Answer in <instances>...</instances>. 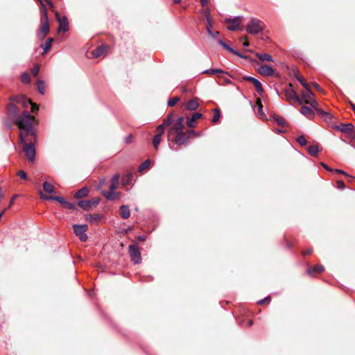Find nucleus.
I'll return each instance as SVG.
<instances>
[{
    "instance_id": "f257e3e1",
    "label": "nucleus",
    "mask_w": 355,
    "mask_h": 355,
    "mask_svg": "<svg viewBox=\"0 0 355 355\" xmlns=\"http://www.w3.org/2000/svg\"><path fill=\"white\" fill-rule=\"evenodd\" d=\"M35 117L27 111L23 112L15 119V123L19 129V142H26L28 137L35 139V130L33 126Z\"/></svg>"
},
{
    "instance_id": "f03ea898",
    "label": "nucleus",
    "mask_w": 355,
    "mask_h": 355,
    "mask_svg": "<svg viewBox=\"0 0 355 355\" xmlns=\"http://www.w3.org/2000/svg\"><path fill=\"white\" fill-rule=\"evenodd\" d=\"M35 140L36 138L34 139L33 137H28V140L26 142L21 143L24 144L22 150L25 153V155L30 163H34L35 162V148L34 146V141H35Z\"/></svg>"
},
{
    "instance_id": "7ed1b4c3",
    "label": "nucleus",
    "mask_w": 355,
    "mask_h": 355,
    "mask_svg": "<svg viewBox=\"0 0 355 355\" xmlns=\"http://www.w3.org/2000/svg\"><path fill=\"white\" fill-rule=\"evenodd\" d=\"M263 29V23L257 18H252L245 27L246 31L251 35L259 34Z\"/></svg>"
},
{
    "instance_id": "20e7f679",
    "label": "nucleus",
    "mask_w": 355,
    "mask_h": 355,
    "mask_svg": "<svg viewBox=\"0 0 355 355\" xmlns=\"http://www.w3.org/2000/svg\"><path fill=\"white\" fill-rule=\"evenodd\" d=\"M12 100L16 103H21L23 107L27 108L31 106V112L35 113L38 110V105L33 103L30 99L24 95L17 96L12 98Z\"/></svg>"
},
{
    "instance_id": "39448f33",
    "label": "nucleus",
    "mask_w": 355,
    "mask_h": 355,
    "mask_svg": "<svg viewBox=\"0 0 355 355\" xmlns=\"http://www.w3.org/2000/svg\"><path fill=\"white\" fill-rule=\"evenodd\" d=\"M119 179H112L110 184V191H103L102 194L109 200H114L119 198V193L114 191Z\"/></svg>"
},
{
    "instance_id": "423d86ee",
    "label": "nucleus",
    "mask_w": 355,
    "mask_h": 355,
    "mask_svg": "<svg viewBox=\"0 0 355 355\" xmlns=\"http://www.w3.org/2000/svg\"><path fill=\"white\" fill-rule=\"evenodd\" d=\"M100 202V198L98 197L93 198L90 200H80L78 202V205L85 211H89L93 207H96Z\"/></svg>"
},
{
    "instance_id": "0eeeda50",
    "label": "nucleus",
    "mask_w": 355,
    "mask_h": 355,
    "mask_svg": "<svg viewBox=\"0 0 355 355\" xmlns=\"http://www.w3.org/2000/svg\"><path fill=\"white\" fill-rule=\"evenodd\" d=\"M173 135H175L173 141L178 145H185L189 141L190 137L186 132L182 130L177 131L173 132Z\"/></svg>"
},
{
    "instance_id": "6e6552de",
    "label": "nucleus",
    "mask_w": 355,
    "mask_h": 355,
    "mask_svg": "<svg viewBox=\"0 0 355 355\" xmlns=\"http://www.w3.org/2000/svg\"><path fill=\"white\" fill-rule=\"evenodd\" d=\"M73 227L76 235L81 241H86L87 240V236L86 234V232L88 230L87 225H73Z\"/></svg>"
},
{
    "instance_id": "1a4fd4ad",
    "label": "nucleus",
    "mask_w": 355,
    "mask_h": 355,
    "mask_svg": "<svg viewBox=\"0 0 355 355\" xmlns=\"http://www.w3.org/2000/svg\"><path fill=\"white\" fill-rule=\"evenodd\" d=\"M292 84H289V88L284 90L285 96L288 101H293L300 104H302V99L297 95L295 91L292 89Z\"/></svg>"
},
{
    "instance_id": "9d476101",
    "label": "nucleus",
    "mask_w": 355,
    "mask_h": 355,
    "mask_svg": "<svg viewBox=\"0 0 355 355\" xmlns=\"http://www.w3.org/2000/svg\"><path fill=\"white\" fill-rule=\"evenodd\" d=\"M242 17L237 16L234 18H227L225 19V23L228 24L227 29L232 31H234L239 29V26L241 23Z\"/></svg>"
},
{
    "instance_id": "9b49d317",
    "label": "nucleus",
    "mask_w": 355,
    "mask_h": 355,
    "mask_svg": "<svg viewBox=\"0 0 355 355\" xmlns=\"http://www.w3.org/2000/svg\"><path fill=\"white\" fill-rule=\"evenodd\" d=\"M129 254L130 256L131 261L134 262L135 264H139L141 263V254L135 245H130L129 246Z\"/></svg>"
},
{
    "instance_id": "f8f14e48",
    "label": "nucleus",
    "mask_w": 355,
    "mask_h": 355,
    "mask_svg": "<svg viewBox=\"0 0 355 355\" xmlns=\"http://www.w3.org/2000/svg\"><path fill=\"white\" fill-rule=\"evenodd\" d=\"M184 128V118L180 116L178 119L177 121L172 125V126L168 130V134L170 135H173V132L177 131L183 130Z\"/></svg>"
},
{
    "instance_id": "ddd939ff",
    "label": "nucleus",
    "mask_w": 355,
    "mask_h": 355,
    "mask_svg": "<svg viewBox=\"0 0 355 355\" xmlns=\"http://www.w3.org/2000/svg\"><path fill=\"white\" fill-rule=\"evenodd\" d=\"M41 5L40 7V15H41V24H40V32L38 33V36L41 40H43L44 38V22L43 21V19L44 18V4L42 1V0H37Z\"/></svg>"
},
{
    "instance_id": "4468645a",
    "label": "nucleus",
    "mask_w": 355,
    "mask_h": 355,
    "mask_svg": "<svg viewBox=\"0 0 355 355\" xmlns=\"http://www.w3.org/2000/svg\"><path fill=\"white\" fill-rule=\"evenodd\" d=\"M56 18L59 23L58 31L67 32L69 29V22L66 17L60 16L56 15Z\"/></svg>"
},
{
    "instance_id": "2eb2a0df",
    "label": "nucleus",
    "mask_w": 355,
    "mask_h": 355,
    "mask_svg": "<svg viewBox=\"0 0 355 355\" xmlns=\"http://www.w3.org/2000/svg\"><path fill=\"white\" fill-rule=\"evenodd\" d=\"M243 79L245 80L251 82L252 83V85H254V86L255 87V88L257 89V92L259 94H261L263 92V89L262 87L261 83L258 79H257L254 77H252V76H244Z\"/></svg>"
},
{
    "instance_id": "dca6fc26",
    "label": "nucleus",
    "mask_w": 355,
    "mask_h": 355,
    "mask_svg": "<svg viewBox=\"0 0 355 355\" xmlns=\"http://www.w3.org/2000/svg\"><path fill=\"white\" fill-rule=\"evenodd\" d=\"M218 42L220 45H221L224 49H225L226 50L229 51L230 52L232 53L234 55H236L237 56L241 58H243V59H248V57L241 53H239V51H235L234 49H233L230 46H229L228 44H225L222 40L220 39H218Z\"/></svg>"
},
{
    "instance_id": "f3484780",
    "label": "nucleus",
    "mask_w": 355,
    "mask_h": 355,
    "mask_svg": "<svg viewBox=\"0 0 355 355\" xmlns=\"http://www.w3.org/2000/svg\"><path fill=\"white\" fill-rule=\"evenodd\" d=\"M258 72L263 76H270L273 75L274 69L272 67L265 64L259 68Z\"/></svg>"
},
{
    "instance_id": "a211bd4d",
    "label": "nucleus",
    "mask_w": 355,
    "mask_h": 355,
    "mask_svg": "<svg viewBox=\"0 0 355 355\" xmlns=\"http://www.w3.org/2000/svg\"><path fill=\"white\" fill-rule=\"evenodd\" d=\"M313 93L311 91L310 88H306V91L302 93V104L309 103L314 97Z\"/></svg>"
},
{
    "instance_id": "6ab92c4d",
    "label": "nucleus",
    "mask_w": 355,
    "mask_h": 355,
    "mask_svg": "<svg viewBox=\"0 0 355 355\" xmlns=\"http://www.w3.org/2000/svg\"><path fill=\"white\" fill-rule=\"evenodd\" d=\"M19 110L17 107L13 103H10L8 107V112L10 117L15 118V119L18 116Z\"/></svg>"
},
{
    "instance_id": "aec40b11",
    "label": "nucleus",
    "mask_w": 355,
    "mask_h": 355,
    "mask_svg": "<svg viewBox=\"0 0 355 355\" xmlns=\"http://www.w3.org/2000/svg\"><path fill=\"white\" fill-rule=\"evenodd\" d=\"M352 123H340V125L336 126V129L343 132H352L353 131Z\"/></svg>"
},
{
    "instance_id": "412c9836",
    "label": "nucleus",
    "mask_w": 355,
    "mask_h": 355,
    "mask_svg": "<svg viewBox=\"0 0 355 355\" xmlns=\"http://www.w3.org/2000/svg\"><path fill=\"white\" fill-rule=\"evenodd\" d=\"M120 216L123 219H128L130 217V211L127 205H121L119 208Z\"/></svg>"
},
{
    "instance_id": "4be33fe9",
    "label": "nucleus",
    "mask_w": 355,
    "mask_h": 355,
    "mask_svg": "<svg viewBox=\"0 0 355 355\" xmlns=\"http://www.w3.org/2000/svg\"><path fill=\"white\" fill-rule=\"evenodd\" d=\"M202 114L200 113H194L190 119L187 120V125L189 128H193L195 126L196 120L200 119L202 117Z\"/></svg>"
},
{
    "instance_id": "5701e85b",
    "label": "nucleus",
    "mask_w": 355,
    "mask_h": 355,
    "mask_svg": "<svg viewBox=\"0 0 355 355\" xmlns=\"http://www.w3.org/2000/svg\"><path fill=\"white\" fill-rule=\"evenodd\" d=\"M89 194V189L86 187H83L80 190H78L77 192L74 194V198H81L87 196Z\"/></svg>"
},
{
    "instance_id": "b1692460",
    "label": "nucleus",
    "mask_w": 355,
    "mask_h": 355,
    "mask_svg": "<svg viewBox=\"0 0 355 355\" xmlns=\"http://www.w3.org/2000/svg\"><path fill=\"white\" fill-rule=\"evenodd\" d=\"M324 268L323 266L318 265V266H315L309 268L307 270V272L309 275H313L315 272L321 273L322 272L324 271Z\"/></svg>"
},
{
    "instance_id": "393cba45",
    "label": "nucleus",
    "mask_w": 355,
    "mask_h": 355,
    "mask_svg": "<svg viewBox=\"0 0 355 355\" xmlns=\"http://www.w3.org/2000/svg\"><path fill=\"white\" fill-rule=\"evenodd\" d=\"M106 46L101 45L92 51V55L95 58L103 55L105 51Z\"/></svg>"
},
{
    "instance_id": "a878e982",
    "label": "nucleus",
    "mask_w": 355,
    "mask_h": 355,
    "mask_svg": "<svg viewBox=\"0 0 355 355\" xmlns=\"http://www.w3.org/2000/svg\"><path fill=\"white\" fill-rule=\"evenodd\" d=\"M198 106L199 104L197 101L196 99H192L187 102L186 109L187 110L194 111L198 107Z\"/></svg>"
},
{
    "instance_id": "bb28decb",
    "label": "nucleus",
    "mask_w": 355,
    "mask_h": 355,
    "mask_svg": "<svg viewBox=\"0 0 355 355\" xmlns=\"http://www.w3.org/2000/svg\"><path fill=\"white\" fill-rule=\"evenodd\" d=\"M272 119L274 121L280 126L282 127H286L288 125L287 121L285 120L284 118L279 116L278 115L274 114L272 116Z\"/></svg>"
},
{
    "instance_id": "cd10ccee",
    "label": "nucleus",
    "mask_w": 355,
    "mask_h": 355,
    "mask_svg": "<svg viewBox=\"0 0 355 355\" xmlns=\"http://www.w3.org/2000/svg\"><path fill=\"white\" fill-rule=\"evenodd\" d=\"M101 218V216L99 214H88L86 216V220L90 223H97Z\"/></svg>"
},
{
    "instance_id": "c85d7f7f",
    "label": "nucleus",
    "mask_w": 355,
    "mask_h": 355,
    "mask_svg": "<svg viewBox=\"0 0 355 355\" xmlns=\"http://www.w3.org/2000/svg\"><path fill=\"white\" fill-rule=\"evenodd\" d=\"M300 112L306 117L314 115L312 108L305 105L301 107Z\"/></svg>"
},
{
    "instance_id": "c756f323",
    "label": "nucleus",
    "mask_w": 355,
    "mask_h": 355,
    "mask_svg": "<svg viewBox=\"0 0 355 355\" xmlns=\"http://www.w3.org/2000/svg\"><path fill=\"white\" fill-rule=\"evenodd\" d=\"M58 200H60V204L62 205L63 207L72 210L76 209V206L73 204L67 202L64 198H58Z\"/></svg>"
},
{
    "instance_id": "7c9ffc66",
    "label": "nucleus",
    "mask_w": 355,
    "mask_h": 355,
    "mask_svg": "<svg viewBox=\"0 0 355 355\" xmlns=\"http://www.w3.org/2000/svg\"><path fill=\"white\" fill-rule=\"evenodd\" d=\"M256 56L261 61L272 62L273 59L272 56L268 53H256Z\"/></svg>"
},
{
    "instance_id": "2f4dec72",
    "label": "nucleus",
    "mask_w": 355,
    "mask_h": 355,
    "mask_svg": "<svg viewBox=\"0 0 355 355\" xmlns=\"http://www.w3.org/2000/svg\"><path fill=\"white\" fill-rule=\"evenodd\" d=\"M307 151L310 155L315 156L319 151V146L318 145L310 146L307 148Z\"/></svg>"
},
{
    "instance_id": "473e14b6",
    "label": "nucleus",
    "mask_w": 355,
    "mask_h": 355,
    "mask_svg": "<svg viewBox=\"0 0 355 355\" xmlns=\"http://www.w3.org/2000/svg\"><path fill=\"white\" fill-rule=\"evenodd\" d=\"M202 73H208V74H222V73H226L224 71L218 69H207L202 71Z\"/></svg>"
},
{
    "instance_id": "72a5a7b5",
    "label": "nucleus",
    "mask_w": 355,
    "mask_h": 355,
    "mask_svg": "<svg viewBox=\"0 0 355 355\" xmlns=\"http://www.w3.org/2000/svg\"><path fill=\"white\" fill-rule=\"evenodd\" d=\"M331 174L332 175H336L340 174V175H343L346 176L347 178H355L353 175H348L347 173H346L345 171H344L341 169H333V171H331Z\"/></svg>"
},
{
    "instance_id": "f704fd0d",
    "label": "nucleus",
    "mask_w": 355,
    "mask_h": 355,
    "mask_svg": "<svg viewBox=\"0 0 355 355\" xmlns=\"http://www.w3.org/2000/svg\"><path fill=\"white\" fill-rule=\"evenodd\" d=\"M161 138V134H157L153 139V144L156 150L158 148V146L160 144Z\"/></svg>"
},
{
    "instance_id": "c9c22d12",
    "label": "nucleus",
    "mask_w": 355,
    "mask_h": 355,
    "mask_svg": "<svg viewBox=\"0 0 355 355\" xmlns=\"http://www.w3.org/2000/svg\"><path fill=\"white\" fill-rule=\"evenodd\" d=\"M174 121L173 119V114H170L167 116V117L163 121V123L165 124L166 126H169Z\"/></svg>"
},
{
    "instance_id": "e433bc0d",
    "label": "nucleus",
    "mask_w": 355,
    "mask_h": 355,
    "mask_svg": "<svg viewBox=\"0 0 355 355\" xmlns=\"http://www.w3.org/2000/svg\"><path fill=\"white\" fill-rule=\"evenodd\" d=\"M214 115L211 120L213 123H217L219 121V119L220 117V110L218 108L214 109Z\"/></svg>"
},
{
    "instance_id": "4c0bfd02",
    "label": "nucleus",
    "mask_w": 355,
    "mask_h": 355,
    "mask_svg": "<svg viewBox=\"0 0 355 355\" xmlns=\"http://www.w3.org/2000/svg\"><path fill=\"white\" fill-rule=\"evenodd\" d=\"M150 166V161L148 159L144 161L138 168L139 171H143Z\"/></svg>"
},
{
    "instance_id": "58836bf2",
    "label": "nucleus",
    "mask_w": 355,
    "mask_h": 355,
    "mask_svg": "<svg viewBox=\"0 0 355 355\" xmlns=\"http://www.w3.org/2000/svg\"><path fill=\"white\" fill-rule=\"evenodd\" d=\"M297 80L301 83V85L306 89L309 87V85L308 83H306L304 78L299 75L295 76Z\"/></svg>"
},
{
    "instance_id": "ea45409f",
    "label": "nucleus",
    "mask_w": 355,
    "mask_h": 355,
    "mask_svg": "<svg viewBox=\"0 0 355 355\" xmlns=\"http://www.w3.org/2000/svg\"><path fill=\"white\" fill-rule=\"evenodd\" d=\"M296 141L301 145V146H305L307 144V141L304 135L299 136Z\"/></svg>"
},
{
    "instance_id": "a19ab883",
    "label": "nucleus",
    "mask_w": 355,
    "mask_h": 355,
    "mask_svg": "<svg viewBox=\"0 0 355 355\" xmlns=\"http://www.w3.org/2000/svg\"><path fill=\"white\" fill-rule=\"evenodd\" d=\"M21 82H23L25 84L29 83L31 79H30V76H29L28 73H23L21 76Z\"/></svg>"
},
{
    "instance_id": "79ce46f5",
    "label": "nucleus",
    "mask_w": 355,
    "mask_h": 355,
    "mask_svg": "<svg viewBox=\"0 0 355 355\" xmlns=\"http://www.w3.org/2000/svg\"><path fill=\"white\" fill-rule=\"evenodd\" d=\"M180 101L179 97H174L168 101V106L172 107L174 106L178 101Z\"/></svg>"
},
{
    "instance_id": "37998d69",
    "label": "nucleus",
    "mask_w": 355,
    "mask_h": 355,
    "mask_svg": "<svg viewBox=\"0 0 355 355\" xmlns=\"http://www.w3.org/2000/svg\"><path fill=\"white\" fill-rule=\"evenodd\" d=\"M167 126L165 125V124L162 122L160 125H159L157 127V131L158 132L157 134H161V135H163L164 133V129L166 128Z\"/></svg>"
},
{
    "instance_id": "c03bdc74",
    "label": "nucleus",
    "mask_w": 355,
    "mask_h": 355,
    "mask_svg": "<svg viewBox=\"0 0 355 355\" xmlns=\"http://www.w3.org/2000/svg\"><path fill=\"white\" fill-rule=\"evenodd\" d=\"M58 198H62V197L50 196L46 193V200H55L60 203V200H58Z\"/></svg>"
},
{
    "instance_id": "a18cd8bd",
    "label": "nucleus",
    "mask_w": 355,
    "mask_h": 355,
    "mask_svg": "<svg viewBox=\"0 0 355 355\" xmlns=\"http://www.w3.org/2000/svg\"><path fill=\"white\" fill-rule=\"evenodd\" d=\"M53 41V40L50 37L46 40V53L51 49Z\"/></svg>"
},
{
    "instance_id": "49530a36",
    "label": "nucleus",
    "mask_w": 355,
    "mask_h": 355,
    "mask_svg": "<svg viewBox=\"0 0 355 355\" xmlns=\"http://www.w3.org/2000/svg\"><path fill=\"white\" fill-rule=\"evenodd\" d=\"M209 35L214 38V39H218L219 37V32L218 31H213L212 30L208 32Z\"/></svg>"
},
{
    "instance_id": "de8ad7c7",
    "label": "nucleus",
    "mask_w": 355,
    "mask_h": 355,
    "mask_svg": "<svg viewBox=\"0 0 355 355\" xmlns=\"http://www.w3.org/2000/svg\"><path fill=\"white\" fill-rule=\"evenodd\" d=\"M37 89L42 94H44V85L43 83V81L38 82Z\"/></svg>"
},
{
    "instance_id": "09e8293b",
    "label": "nucleus",
    "mask_w": 355,
    "mask_h": 355,
    "mask_svg": "<svg viewBox=\"0 0 355 355\" xmlns=\"http://www.w3.org/2000/svg\"><path fill=\"white\" fill-rule=\"evenodd\" d=\"M308 104H309L311 105L312 109L313 108L315 110H316V109H318L317 107L318 105V103L314 98Z\"/></svg>"
},
{
    "instance_id": "8fccbe9b",
    "label": "nucleus",
    "mask_w": 355,
    "mask_h": 355,
    "mask_svg": "<svg viewBox=\"0 0 355 355\" xmlns=\"http://www.w3.org/2000/svg\"><path fill=\"white\" fill-rule=\"evenodd\" d=\"M207 26H206V28H207V31L208 33L210 31H211V28H212L211 21V17H210L207 16Z\"/></svg>"
},
{
    "instance_id": "3c124183",
    "label": "nucleus",
    "mask_w": 355,
    "mask_h": 355,
    "mask_svg": "<svg viewBox=\"0 0 355 355\" xmlns=\"http://www.w3.org/2000/svg\"><path fill=\"white\" fill-rule=\"evenodd\" d=\"M53 192H54V187L46 182V193H51Z\"/></svg>"
},
{
    "instance_id": "603ef678",
    "label": "nucleus",
    "mask_w": 355,
    "mask_h": 355,
    "mask_svg": "<svg viewBox=\"0 0 355 355\" xmlns=\"http://www.w3.org/2000/svg\"><path fill=\"white\" fill-rule=\"evenodd\" d=\"M40 71V65L39 64H35L34 66V67L32 69V74L34 76H37L38 73Z\"/></svg>"
},
{
    "instance_id": "864d4df0",
    "label": "nucleus",
    "mask_w": 355,
    "mask_h": 355,
    "mask_svg": "<svg viewBox=\"0 0 355 355\" xmlns=\"http://www.w3.org/2000/svg\"><path fill=\"white\" fill-rule=\"evenodd\" d=\"M315 111H316V112H317L320 115H321L322 116H328V117H329V116H330V115H329L327 112H326L323 111L322 110H321V109H320V108L316 109V110H315Z\"/></svg>"
},
{
    "instance_id": "5fc2aeb1",
    "label": "nucleus",
    "mask_w": 355,
    "mask_h": 355,
    "mask_svg": "<svg viewBox=\"0 0 355 355\" xmlns=\"http://www.w3.org/2000/svg\"><path fill=\"white\" fill-rule=\"evenodd\" d=\"M337 188L339 189H343L345 188V184L343 181L338 180L336 182Z\"/></svg>"
},
{
    "instance_id": "6e6d98bb",
    "label": "nucleus",
    "mask_w": 355,
    "mask_h": 355,
    "mask_svg": "<svg viewBox=\"0 0 355 355\" xmlns=\"http://www.w3.org/2000/svg\"><path fill=\"white\" fill-rule=\"evenodd\" d=\"M17 196H18V195H17V194H15V195L11 198L10 201V202H9V205H8V209L10 208V207L12 206V205H13V203H14V201H15V198H17Z\"/></svg>"
},
{
    "instance_id": "4d7b16f0",
    "label": "nucleus",
    "mask_w": 355,
    "mask_h": 355,
    "mask_svg": "<svg viewBox=\"0 0 355 355\" xmlns=\"http://www.w3.org/2000/svg\"><path fill=\"white\" fill-rule=\"evenodd\" d=\"M188 133L189 137H191V135H193L194 137H198L199 135L193 130H189V131L186 132Z\"/></svg>"
},
{
    "instance_id": "13d9d810",
    "label": "nucleus",
    "mask_w": 355,
    "mask_h": 355,
    "mask_svg": "<svg viewBox=\"0 0 355 355\" xmlns=\"http://www.w3.org/2000/svg\"><path fill=\"white\" fill-rule=\"evenodd\" d=\"M270 297L269 296L265 297L264 299H262L259 301H258V304H264L266 302H270Z\"/></svg>"
},
{
    "instance_id": "bf43d9fd",
    "label": "nucleus",
    "mask_w": 355,
    "mask_h": 355,
    "mask_svg": "<svg viewBox=\"0 0 355 355\" xmlns=\"http://www.w3.org/2000/svg\"><path fill=\"white\" fill-rule=\"evenodd\" d=\"M19 178H26V173L24 171H20L18 173Z\"/></svg>"
},
{
    "instance_id": "052dcab7",
    "label": "nucleus",
    "mask_w": 355,
    "mask_h": 355,
    "mask_svg": "<svg viewBox=\"0 0 355 355\" xmlns=\"http://www.w3.org/2000/svg\"><path fill=\"white\" fill-rule=\"evenodd\" d=\"M38 194L40 195V197L42 200H44V193H43L42 190L40 189H37Z\"/></svg>"
},
{
    "instance_id": "680f3d73",
    "label": "nucleus",
    "mask_w": 355,
    "mask_h": 355,
    "mask_svg": "<svg viewBox=\"0 0 355 355\" xmlns=\"http://www.w3.org/2000/svg\"><path fill=\"white\" fill-rule=\"evenodd\" d=\"M321 165L327 171H330L331 173V171H333V168H331L330 167H329L327 164H325L324 163L322 162L321 163Z\"/></svg>"
},
{
    "instance_id": "e2e57ef3",
    "label": "nucleus",
    "mask_w": 355,
    "mask_h": 355,
    "mask_svg": "<svg viewBox=\"0 0 355 355\" xmlns=\"http://www.w3.org/2000/svg\"><path fill=\"white\" fill-rule=\"evenodd\" d=\"M312 252H313L312 248H310V249H309V250H306V251H304V252H303V254H304V255L310 254H311V253H312Z\"/></svg>"
},
{
    "instance_id": "0e129e2a",
    "label": "nucleus",
    "mask_w": 355,
    "mask_h": 355,
    "mask_svg": "<svg viewBox=\"0 0 355 355\" xmlns=\"http://www.w3.org/2000/svg\"><path fill=\"white\" fill-rule=\"evenodd\" d=\"M313 85L315 87V88L318 90H321V87L320 86L316 83H313Z\"/></svg>"
},
{
    "instance_id": "69168bd1",
    "label": "nucleus",
    "mask_w": 355,
    "mask_h": 355,
    "mask_svg": "<svg viewBox=\"0 0 355 355\" xmlns=\"http://www.w3.org/2000/svg\"><path fill=\"white\" fill-rule=\"evenodd\" d=\"M209 0H200V4L202 6H205Z\"/></svg>"
},
{
    "instance_id": "338daca9",
    "label": "nucleus",
    "mask_w": 355,
    "mask_h": 355,
    "mask_svg": "<svg viewBox=\"0 0 355 355\" xmlns=\"http://www.w3.org/2000/svg\"><path fill=\"white\" fill-rule=\"evenodd\" d=\"M132 140V136L131 135H129L128 137H125V142L126 143H130Z\"/></svg>"
},
{
    "instance_id": "774afa93",
    "label": "nucleus",
    "mask_w": 355,
    "mask_h": 355,
    "mask_svg": "<svg viewBox=\"0 0 355 355\" xmlns=\"http://www.w3.org/2000/svg\"><path fill=\"white\" fill-rule=\"evenodd\" d=\"M45 2H46V6H49L51 8L53 7V3L50 1L45 0Z\"/></svg>"
}]
</instances>
